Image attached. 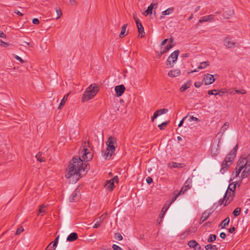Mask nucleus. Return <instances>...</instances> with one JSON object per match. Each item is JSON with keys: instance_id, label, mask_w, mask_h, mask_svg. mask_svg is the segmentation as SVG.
I'll return each instance as SVG.
<instances>
[{"instance_id": "f257e3e1", "label": "nucleus", "mask_w": 250, "mask_h": 250, "mask_svg": "<svg viewBox=\"0 0 250 250\" xmlns=\"http://www.w3.org/2000/svg\"><path fill=\"white\" fill-rule=\"evenodd\" d=\"M83 159L79 157H74L70 162L66 169L65 177L67 179L75 177L74 181H77L80 177V172L85 171L87 165L83 161H89L92 159V154L86 148H83L82 152Z\"/></svg>"}, {"instance_id": "f03ea898", "label": "nucleus", "mask_w": 250, "mask_h": 250, "mask_svg": "<svg viewBox=\"0 0 250 250\" xmlns=\"http://www.w3.org/2000/svg\"><path fill=\"white\" fill-rule=\"evenodd\" d=\"M237 148L238 145H236L233 149L226 156L225 160L223 161L220 169V172L222 174L226 172L233 162L236 156Z\"/></svg>"}, {"instance_id": "7ed1b4c3", "label": "nucleus", "mask_w": 250, "mask_h": 250, "mask_svg": "<svg viewBox=\"0 0 250 250\" xmlns=\"http://www.w3.org/2000/svg\"><path fill=\"white\" fill-rule=\"evenodd\" d=\"M99 88L96 84H91L83 93L82 101L83 102L88 101L92 99L98 93Z\"/></svg>"}, {"instance_id": "20e7f679", "label": "nucleus", "mask_w": 250, "mask_h": 250, "mask_svg": "<svg viewBox=\"0 0 250 250\" xmlns=\"http://www.w3.org/2000/svg\"><path fill=\"white\" fill-rule=\"evenodd\" d=\"M179 54V51L176 50L168 57L166 62V65L168 68H171L173 66V63L177 61Z\"/></svg>"}, {"instance_id": "39448f33", "label": "nucleus", "mask_w": 250, "mask_h": 250, "mask_svg": "<svg viewBox=\"0 0 250 250\" xmlns=\"http://www.w3.org/2000/svg\"><path fill=\"white\" fill-rule=\"evenodd\" d=\"M235 196V193L234 191H229L227 190L226 192L225 193L224 197H223V200L222 202V204H223L224 200L225 201V206H227V205L229 204L233 199L234 197Z\"/></svg>"}, {"instance_id": "423d86ee", "label": "nucleus", "mask_w": 250, "mask_h": 250, "mask_svg": "<svg viewBox=\"0 0 250 250\" xmlns=\"http://www.w3.org/2000/svg\"><path fill=\"white\" fill-rule=\"evenodd\" d=\"M106 144L110 149H114L115 150V147L117 146L116 138L114 137L110 136L106 142Z\"/></svg>"}, {"instance_id": "0eeeda50", "label": "nucleus", "mask_w": 250, "mask_h": 250, "mask_svg": "<svg viewBox=\"0 0 250 250\" xmlns=\"http://www.w3.org/2000/svg\"><path fill=\"white\" fill-rule=\"evenodd\" d=\"M214 76L209 74H206L204 75L202 82L206 85L212 84L215 81Z\"/></svg>"}, {"instance_id": "6e6552de", "label": "nucleus", "mask_w": 250, "mask_h": 250, "mask_svg": "<svg viewBox=\"0 0 250 250\" xmlns=\"http://www.w3.org/2000/svg\"><path fill=\"white\" fill-rule=\"evenodd\" d=\"M191 184L192 180L190 178H188L185 183L181 190L179 191V193L181 195L185 193L188 189L191 188Z\"/></svg>"}, {"instance_id": "1a4fd4ad", "label": "nucleus", "mask_w": 250, "mask_h": 250, "mask_svg": "<svg viewBox=\"0 0 250 250\" xmlns=\"http://www.w3.org/2000/svg\"><path fill=\"white\" fill-rule=\"evenodd\" d=\"M219 153V146L217 145H212L210 148V155L211 157H214L218 155Z\"/></svg>"}, {"instance_id": "9d476101", "label": "nucleus", "mask_w": 250, "mask_h": 250, "mask_svg": "<svg viewBox=\"0 0 250 250\" xmlns=\"http://www.w3.org/2000/svg\"><path fill=\"white\" fill-rule=\"evenodd\" d=\"M114 149H110L108 147L104 151H103V155L105 159L107 160L109 159L112 155L114 153Z\"/></svg>"}, {"instance_id": "9b49d317", "label": "nucleus", "mask_w": 250, "mask_h": 250, "mask_svg": "<svg viewBox=\"0 0 250 250\" xmlns=\"http://www.w3.org/2000/svg\"><path fill=\"white\" fill-rule=\"evenodd\" d=\"M125 86L123 84L116 86L115 87V90L118 96H122L125 91Z\"/></svg>"}, {"instance_id": "f8f14e48", "label": "nucleus", "mask_w": 250, "mask_h": 250, "mask_svg": "<svg viewBox=\"0 0 250 250\" xmlns=\"http://www.w3.org/2000/svg\"><path fill=\"white\" fill-rule=\"evenodd\" d=\"M188 245L190 248L194 249V250H200L201 249V246L195 240L188 241Z\"/></svg>"}, {"instance_id": "ddd939ff", "label": "nucleus", "mask_w": 250, "mask_h": 250, "mask_svg": "<svg viewBox=\"0 0 250 250\" xmlns=\"http://www.w3.org/2000/svg\"><path fill=\"white\" fill-rule=\"evenodd\" d=\"M157 3H151L150 5L148 6L147 9L145 11L144 14L146 16H147L149 14H151L152 13L153 9L157 8Z\"/></svg>"}, {"instance_id": "4468645a", "label": "nucleus", "mask_w": 250, "mask_h": 250, "mask_svg": "<svg viewBox=\"0 0 250 250\" xmlns=\"http://www.w3.org/2000/svg\"><path fill=\"white\" fill-rule=\"evenodd\" d=\"M114 187V182L113 180H108L105 185V188L109 191H112Z\"/></svg>"}, {"instance_id": "2eb2a0df", "label": "nucleus", "mask_w": 250, "mask_h": 250, "mask_svg": "<svg viewBox=\"0 0 250 250\" xmlns=\"http://www.w3.org/2000/svg\"><path fill=\"white\" fill-rule=\"evenodd\" d=\"M78 199V191L77 189H75L71 194L69 197V201L71 202H73L77 200Z\"/></svg>"}, {"instance_id": "dca6fc26", "label": "nucleus", "mask_w": 250, "mask_h": 250, "mask_svg": "<svg viewBox=\"0 0 250 250\" xmlns=\"http://www.w3.org/2000/svg\"><path fill=\"white\" fill-rule=\"evenodd\" d=\"M181 74V71L179 69L171 70L168 73V75L171 77H175Z\"/></svg>"}, {"instance_id": "f3484780", "label": "nucleus", "mask_w": 250, "mask_h": 250, "mask_svg": "<svg viewBox=\"0 0 250 250\" xmlns=\"http://www.w3.org/2000/svg\"><path fill=\"white\" fill-rule=\"evenodd\" d=\"M170 205V203H168L167 202L166 203V204L164 206L163 208H162L161 211V213L160 214V216H161V218L164 217L166 212L168 209Z\"/></svg>"}, {"instance_id": "a211bd4d", "label": "nucleus", "mask_w": 250, "mask_h": 250, "mask_svg": "<svg viewBox=\"0 0 250 250\" xmlns=\"http://www.w3.org/2000/svg\"><path fill=\"white\" fill-rule=\"evenodd\" d=\"M78 238V234L76 232L71 233L67 238V241L73 242Z\"/></svg>"}, {"instance_id": "6ab92c4d", "label": "nucleus", "mask_w": 250, "mask_h": 250, "mask_svg": "<svg viewBox=\"0 0 250 250\" xmlns=\"http://www.w3.org/2000/svg\"><path fill=\"white\" fill-rule=\"evenodd\" d=\"M138 32H139V35L141 36V38L145 36V32H144V29L142 25V24L141 22L139 23V24H136Z\"/></svg>"}, {"instance_id": "aec40b11", "label": "nucleus", "mask_w": 250, "mask_h": 250, "mask_svg": "<svg viewBox=\"0 0 250 250\" xmlns=\"http://www.w3.org/2000/svg\"><path fill=\"white\" fill-rule=\"evenodd\" d=\"M224 42L225 43L226 45L229 48L234 47L235 44V42H233L228 38H226L224 40Z\"/></svg>"}, {"instance_id": "412c9836", "label": "nucleus", "mask_w": 250, "mask_h": 250, "mask_svg": "<svg viewBox=\"0 0 250 250\" xmlns=\"http://www.w3.org/2000/svg\"><path fill=\"white\" fill-rule=\"evenodd\" d=\"M212 213V211L210 209L205 210L202 215V219H203L206 221L210 216Z\"/></svg>"}, {"instance_id": "4be33fe9", "label": "nucleus", "mask_w": 250, "mask_h": 250, "mask_svg": "<svg viewBox=\"0 0 250 250\" xmlns=\"http://www.w3.org/2000/svg\"><path fill=\"white\" fill-rule=\"evenodd\" d=\"M214 18V16L212 15H209L207 16L203 17L200 20L199 22H203L206 21H209L212 20Z\"/></svg>"}, {"instance_id": "5701e85b", "label": "nucleus", "mask_w": 250, "mask_h": 250, "mask_svg": "<svg viewBox=\"0 0 250 250\" xmlns=\"http://www.w3.org/2000/svg\"><path fill=\"white\" fill-rule=\"evenodd\" d=\"M210 65V62L208 61H205L201 62L200 65L197 67L198 69H204Z\"/></svg>"}, {"instance_id": "b1692460", "label": "nucleus", "mask_w": 250, "mask_h": 250, "mask_svg": "<svg viewBox=\"0 0 250 250\" xmlns=\"http://www.w3.org/2000/svg\"><path fill=\"white\" fill-rule=\"evenodd\" d=\"M127 26V24H125L122 27L121 32L120 34V38H123L125 36V32L126 30V28Z\"/></svg>"}, {"instance_id": "393cba45", "label": "nucleus", "mask_w": 250, "mask_h": 250, "mask_svg": "<svg viewBox=\"0 0 250 250\" xmlns=\"http://www.w3.org/2000/svg\"><path fill=\"white\" fill-rule=\"evenodd\" d=\"M180 195L181 194L179 193V191L178 190H175L173 192V197L171 199V202L167 201V202L168 203H170L171 205L173 202H174L176 200L178 196Z\"/></svg>"}, {"instance_id": "a878e982", "label": "nucleus", "mask_w": 250, "mask_h": 250, "mask_svg": "<svg viewBox=\"0 0 250 250\" xmlns=\"http://www.w3.org/2000/svg\"><path fill=\"white\" fill-rule=\"evenodd\" d=\"M69 95V93L65 95L62 99L61 100V103L58 106V109H62V106H63L65 103V102L67 101L68 97Z\"/></svg>"}, {"instance_id": "bb28decb", "label": "nucleus", "mask_w": 250, "mask_h": 250, "mask_svg": "<svg viewBox=\"0 0 250 250\" xmlns=\"http://www.w3.org/2000/svg\"><path fill=\"white\" fill-rule=\"evenodd\" d=\"M229 222V217L226 218L220 224L219 227H220L222 229H224L226 227V226H228Z\"/></svg>"}, {"instance_id": "cd10ccee", "label": "nucleus", "mask_w": 250, "mask_h": 250, "mask_svg": "<svg viewBox=\"0 0 250 250\" xmlns=\"http://www.w3.org/2000/svg\"><path fill=\"white\" fill-rule=\"evenodd\" d=\"M205 248L206 250H218V249L216 245L211 244L205 246Z\"/></svg>"}, {"instance_id": "c85d7f7f", "label": "nucleus", "mask_w": 250, "mask_h": 250, "mask_svg": "<svg viewBox=\"0 0 250 250\" xmlns=\"http://www.w3.org/2000/svg\"><path fill=\"white\" fill-rule=\"evenodd\" d=\"M57 246V244L55 245L54 243H50L45 250H55Z\"/></svg>"}, {"instance_id": "c756f323", "label": "nucleus", "mask_w": 250, "mask_h": 250, "mask_svg": "<svg viewBox=\"0 0 250 250\" xmlns=\"http://www.w3.org/2000/svg\"><path fill=\"white\" fill-rule=\"evenodd\" d=\"M174 11V8L173 7H170V8H169L168 9H167V10L164 11L163 12H162V14L163 15H169L170 14L172 13Z\"/></svg>"}, {"instance_id": "7c9ffc66", "label": "nucleus", "mask_w": 250, "mask_h": 250, "mask_svg": "<svg viewBox=\"0 0 250 250\" xmlns=\"http://www.w3.org/2000/svg\"><path fill=\"white\" fill-rule=\"evenodd\" d=\"M216 239V235L215 234H210L209 237L207 239L208 243H211L214 241Z\"/></svg>"}, {"instance_id": "2f4dec72", "label": "nucleus", "mask_w": 250, "mask_h": 250, "mask_svg": "<svg viewBox=\"0 0 250 250\" xmlns=\"http://www.w3.org/2000/svg\"><path fill=\"white\" fill-rule=\"evenodd\" d=\"M36 158L37 160L40 162H44L45 161V159L44 157L42 156V154L40 153H38L36 155Z\"/></svg>"}, {"instance_id": "473e14b6", "label": "nucleus", "mask_w": 250, "mask_h": 250, "mask_svg": "<svg viewBox=\"0 0 250 250\" xmlns=\"http://www.w3.org/2000/svg\"><path fill=\"white\" fill-rule=\"evenodd\" d=\"M173 46V45H172L170 43H168L164 49L162 50V53H165L167 52L170 49L172 48Z\"/></svg>"}, {"instance_id": "72a5a7b5", "label": "nucleus", "mask_w": 250, "mask_h": 250, "mask_svg": "<svg viewBox=\"0 0 250 250\" xmlns=\"http://www.w3.org/2000/svg\"><path fill=\"white\" fill-rule=\"evenodd\" d=\"M241 208H236L233 211V214L235 217H237L239 216L241 212Z\"/></svg>"}, {"instance_id": "f704fd0d", "label": "nucleus", "mask_w": 250, "mask_h": 250, "mask_svg": "<svg viewBox=\"0 0 250 250\" xmlns=\"http://www.w3.org/2000/svg\"><path fill=\"white\" fill-rule=\"evenodd\" d=\"M168 123H169V121L164 122V123H162L161 124L159 125L158 126L160 128V130H164V129H165V128H166V127L167 126V125L168 124Z\"/></svg>"}, {"instance_id": "c9c22d12", "label": "nucleus", "mask_w": 250, "mask_h": 250, "mask_svg": "<svg viewBox=\"0 0 250 250\" xmlns=\"http://www.w3.org/2000/svg\"><path fill=\"white\" fill-rule=\"evenodd\" d=\"M236 189V184H233V183H231L229 185L227 190L229 191H235Z\"/></svg>"}, {"instance_id": "e433bc0d", "label": "nucleus", "mask_w": 250, "mask_h": 250, "mask_svg": "<svg viewBox=\"0 0 250 250\" xmlns=\"http://www.w3.org/2000/svg\"><path fill=\"white\" fill-rule=\"evenodd\" d=\"M46 207L44 205H42V206H41L39 209L38 213H41L45 212L46 211Z\"/></svg>"}, {"instance_id": "4c0bfd02", "label": "nucleus", "mask_w": 250, "mask_h": 250, "mask_svg": "<svg viewBox=\"0 0 250 250\" xmlns=\"http://www.w3.org/2000/svg\"><path fill=\"white\" fill-rule=\"evenodd\" d=\"M114 237L116 240H119V241H121V240H123V239L122 235L120 233H116L115 234Z\"/></svg>"}, {"instance_id": "58836bf2", "label": "nucleus", "mask_w": 250, "mask_h": 250, "mask_svg": "<svg viewBox=\"0 0 250 250\" xmlns=\"http://www.w3.org/2000/svg\"><path fill=\"white\" fill-rule=\"evenodd\" d=\"M189 87V84H187V83H184L182 85L181 87L180 88V91L181 92H184Z\"/></svg>"}, {"instance_id": "ea45409f", "label": "nucleus", "mask_w": 250, "mask_h": 250, "mask_svg": "<svg viewBox=\"0 0 250 250\" xmlns=\"http://www.w3.org/2000/svg\"><path fill=\"white\" fill-rule=\"evenodd\" d=\"M229 124L228 122H225L222 127V130L223 132L225 131L229 127Z\"/></svg>"}, {"instance_id": "a19ab883", "label": "nucleus", "mask_w": 250, "mask_h": 250, "mask_svg": "<svg viewBox=\"0 0 250 250\" xmlns=\"http://www.w3.org/2000/svg\"><path fill=\"white\" fill-rule=\"evenodd\" d=\"M133 18L136 24H139V23L141 22L140 20L137 17V16L135 13L133 14Z\"/></svg>"}, {"instance_id": "79ce46f5", "label": "nucleus", "mask_w": 250, "mask_h": 250, "mask_svg": "<svg viewBox=\"0 0 250 250\" xmlns=\"http://www.w3.org/2000/svg\"><path fill=\"white\" fill-rule=\"evenodd\" d=\"M24 230V229L21 226V227H20L16 231V235H18V234H21L22 232H23Z\"/></svg>"}, {"instance_id": "37998d69", "label": "nucleus", "mask_w": 250, "mask_h": 250, "mask_svg": "<svg viewBox=\"0 0 250 250\" xmlns=\"http://www.w3.org/2000/svg\"><path fill=\"white\" fill-rule=\"evenodd\" d=\"M0 45L3 47H7L9 46V44L7 42H4L0 39Z\"/></svg>"}, {"instance_id": "c03bdc74", "label": "nucleus", "mask_w": 250, "mask_h": 250, "mask_svg": "<svg viewBox=\"0 0 250 250\" xmlns=\"http://www.w3.org/2000/svg\"><path fill=\"white\" fill-rule=\"evenodd\" d=\"M56 13L57 14V19L60 18V17L62 15V12L60 9H56Z\"/></svg>"}, {"instance_id": "a18cd8bd", "label": "nucleus", "mask_w": 250, "mask_h": 250, "mask_svg": "<svg viewBox=\"0 0 250 250\" xmlns=\"http://www.w3.org/2000/svg\"><path fill=\"white\" fill-rule=\"evenodd\" d=\"M112 247L114 250H123L122 248L115 244H113Z\"/></svg>"}, {"instance_id": "49530a36", "label": "nucleus", "mask_w": 250, "mask_h": 250, "mask_svg": "<svg viewBox=\"0 0 250 250\" xmlns=\"http://www.w3.org/2000/svg\"><path fill=\"white\" fill-rule=\"evenodd\" d=\"M102 225V221H98L96 222V223L94 225L93 228H98L100 227Z\"/></svg>"}, {"instance_id": "de8ad7c7", "label": "nucleus", "mask_w": 250, "mask_h": 250, "mask_svg": "<svg viewBox=\"0 0 250 250\" xmlns=\"http://www.w3.org/2000/svg\"><path fill=\"white\" fill-rule=\"evenodd\" d=\"M14 57L16 60L19 61L21 63H23L24 62V61L18 55H14Z\"/></svg>"}, {"instance_id": "09e8293b", "label": "nucleus", "mask_w": 250, "mask_h": 250, "mask_svg": "<svg viewBox=\"0 0 250 250\" xmlns=\"http://www.w3.org/2000/svg\"><path fill=\"white\" fill-rule=\"evenodd\" d=\"M235 92L238 94H246V92L245 90L244 89H241V90H235Z\"/></svg>"}, {"instance_id": "8fccbe9b", "label": "nucleus", "mask_w": 250, "mask_h": 250, "mask_svg": "<svg viewBox=\"0 0 250 250\" xmlns=\"http://www.w3.org/2000/svg\"><path fill=\"white\" fill-rule=\"evenodd\" d=\"M190 120L191 121H195L197 122H199L200 121L198 118H197V117H195L193 116H190Z\"/></svg>"}, {"instance_id": "3c124183", "label": "nucleus", "mask_w": 250, "mask_h": 250, "mask_svg": "<svg viewBox=\"0 0 250 250\" xmlns=\"http://www.w3.org/2000/svg\"><path fill=\"white\" fill-rule=\"evenodd\" d=\"M146 181L149 185L152 183L153 180L150 177H147L146 179Z\"/></svg>"}, {"instance_id": "603ef678", "label": "nucleus", "mask_w": 250, "mask_h": 250, "mask_svg": "<svg viewBox=\"0 0 250 250\" xmlns=\"http://www.w3.org/2000/svg\"><path fill=\"white\" fill-rule=\"evenodd\" d=\"M167 111L168 110L167 108H162L160 109V112H161L160 114H161V115L166 113Z\"/></svg>"}, {"instance_id": "864d4df0", "label": "nucleus", "mask_w": 250, "mask_h": 250, "mask_svg": "<svg viewBox=\"0 0 250 250\" xmlns=\"http://www.w3.org/2000/svg\"><path fill=\"white\" fill-rule=\"evenodd\" d=\"M167 111L168 110L167 108H162L160 109V112H161L160 114H161V115L166 113Z\"/></svg>"}, {"instance_id": "5fc2aeb1", "label": "nucleus", "mask_w": 250, "mask_h": 250, "mask_svg": "<svg viewBox=\"0 0 250 250\" xmlns=\"http://www.w3.org/2000/svg\"><path fill=\"white\" fill-rule=\"evenodd\" d=\"M202 83L200 82H196L194 83V86L197 87L199 88L202 85Z\"/></svg>"}, {"instance_id": "6e6d98bb", "label": "nucleus", "mask_w": 250, "mask_h": 250, "mask_svg": "<svg viewBox=\"0 0 250 250\" xmlns=\"http://www.w3.org/2000/svg\"><path fill=\"white\" fill-rule=\"evenodd\" d=\"M217 90L216 89H213L211 90H209L208 92V95H215V93H214V92H216Z\"/></svg>"}, {"instance_id": "4d7b16f0", "label": "nucleus", "mask_w": 250, "mask_h": 250, "mask_svg": "<svg viewBox=\"0 0 250 250\" xmlns=\"http://www.w3.org/2000/svg\"><path fill=\"white\" fill-rule=\"evenodd\" d=\"M32 22L35 24H38L40 21L38 19L35 18L33 19Z\"/></svg>"}, {"instance_id": "13d9d810", "label": "nucleus", "mask_w": 250, "mask_h": 250, "mask_svg": "<svg viewBox=\"0 0 250 250\" xmlns=\"http://www.w3.org/2000/svg\"><path fill=\"white\" fill-rule=\"evenodd\" d=\"M0 37L1 38H6V35L1 30H0Z\"/></svg>"}, {"instance_id": "bf43d9fd", "label": "nucleus", "mask_w": 250, "mask_h": 250, "mask_svg": "<svg viewBox=\"0 0 250 250\" xmlns=\"http://www.w3.org/2000/svg\"><path fill=\"white\" fill-rule=\"evenodd\" d=\"M235 230V227H232L229 229V232L231 233H232L234 232Z\"/></svg>"}, {"instance_id": "052dcab7", "label": "nucleus", "mask_w": 250, "mask_h": 250, "mask_svg": "<svg viewBox=\"0 0 250 250\" xmlns=\"http://www.w3.org/2000/svg\"><path fill=\"white\" fill-rule=\"evenodd\" d=\"M59 235H58L55 239V240L52 242V243H54L55 244V245L56 244H58V241H59Z\"/></svg>"}, {"instance_id": "680f3d73", "label": "nucleus", "mask_w": 250, "mask_h": 250, "mask_svg": "<svg viewBox=\"0 0 250 250\" xmlns=\"http://www.w3.org/2000/svg\"><path fill=\"white\" fill-rule=\"evenodd\" d=\"M220 237L223 239H225L226 237V234L225 232H221L220 234Z\"/></svg>"}, {"instance_id": "e2e57ef3", "label": "nucleus", "mask_w": 250, "mask_h": 250, "mask_svg": "<svg viewBox=\"0 0 250 250\" xmlns=\"http://www.w3.org/2000/svg\"><path fill=\"white\" fill-rule=\"evenodd\" d=\"M164 218H161V216H159L158 219L157 220V222L159 225H160L161 222L162 221V220Z\"/></svg>"}, {"instance_id": "0e129e2a", "label": "nucleus", "mask_w": 250, "mask_h": 250, "mask_svg": "<svg viewBox=\"0 0 250 250\" xmlns=\"http://www.w3.org/2000/svg\"><path fill=\"white\" fill-rule=\"evenodd\" d=\"M186 117H187V116H186V117H184V118H183V119H182V120L180 122V123H179V125H178V126H179V127H180V126H181L183 125V124L184 121L185 119H186Z\"/></svg>"}, {"instance_id": "69168bd1", "label": "nucleus", "mask_w": 250, "mask_h": 250, "mask_svg": "<svg viewBox=\"0 0 250 250\" xmlns=\"http://www.w3.org/2000/svg\"><path fill=\"white\" fill-rule=\"evenodd\" d=\"M157 117H158V115L156 114V113H154L153 116L151 118L152 122H153Z\"/></svg>"}, {"instance_id": "338daca9", "label": "nucleus", "mask_w": 250, "mask_h": 250, "mask_svg": "<svg viewBox=\"0 0 250 250\" xmlns=\"http://www.w3.org/2000/svg\"><path fill=\"white\" fill-rule=\"evenodd\" d=\"M111 180H113V181L114 182H116V183L118 182V177L117 176H115V177H114L113 178L111 179Z\"/></svg>"}, {"instance_id": "774afa93", "label": "nucleus", "mask_w": 250, "mask_h": 250, "mask_svg": "<svg viewBox=\"0 0 250 250\" xmlns=\"http://www.w3.org/2000/svg\"><path fill=\"white\" fill-rule=\"evenodd\" d=\"M167 39H165V40H164V41L161 42V45H162V46H163V45H165V44L167 43Z\"/></svg>"}]
</instances>
